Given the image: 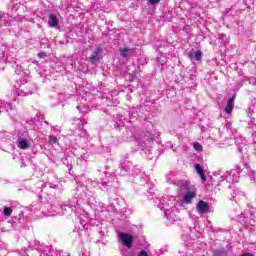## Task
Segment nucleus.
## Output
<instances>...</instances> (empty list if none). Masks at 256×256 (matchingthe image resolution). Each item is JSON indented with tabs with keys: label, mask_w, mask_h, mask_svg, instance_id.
I'll return each instance as SVG.
<instances>
[{
	"label": "nucleus",
	"mask_w": 256,
	"mask_h": 256,
	"mask_svg": "<svg viewBox=\"0 0 256 256\" xmlns=\"http://www.w3.org/2000/svg\"><path fill=\"white\" fill-rule=\"evenodd\" d=\"M35 91H37V87H35V84H24L20 86V88H18L15 92H13L12 101H19L18 97H27V95H33Z\"/></svg>",
	"instance_id": "obj_1"
},
{
	"label": "nucleus",
	"mask_w": 256,
	"mask_h": 256,
	"mask_svg": "<svg viewBox=\"0 0 256 256\" xmlns=\"http://www.w3.org/2000/svg\"><path fill=\"white\" fill-rule=\"evenodd\" d=\"M245 169V164H239L235 166L234 170L226 172V181L228 183H239V174Z\"/></svg>",
	"instance_id": "obj_2"
},
{
	"label": "nucleus",
	"mask_w": 256,
	"mask_h": 256,
	"mask_svg": "<svg viewBox=\"0 0 256 256\" xmlns=\"http://www.w3.org/2000/svg\"><path fill=\"white\" fill-rule=\"evenodd\" d=\"M118 239H120L121 243L125 247H127L128 249H131V247H133V241H134L135 237H133V235H131L129 233L120 232L118 234Z\"/></svg>",
	"instance_id": "obj_3"
},
{
	"label": "nucleus",
	"mask_w": 256,
	"mask_h": 256,
	"mask_svg": "<svg viewBox=\"0 0 256 256\" xmlns=\"http://www.w3.org/2000/svg\"><path fill=\"white\" fill-rule=\"evenodd\" d=\"M133 163L127 160V157H125L123 160H121V172L120 175H127V173H131L133 171Z\"/></svg>",
	"instance_id": "obj_4"
},
{
	"label": "nucleus",
	"mask_w": 256,
	"mask_h": 256,
	"mask_svg": "<svg viewBox=\"0 0 256 256\" xmlns=\"http://www.w3.org/2000/svg\"><path fill=\"white\" fill-rule=\"evenodd\" d=\"M237 97V94H233L231 98L228 99L226 107L224 108L225 113L227 115H231V112L233 111L235 107V98Z\"/></svg>",
	"instance_id": "obj_5"
},
{
	"label": "nucleus",
	"mask_w": 256,
	"mask_h": 256,
	"mask_svg": "<svg viewBox=\"0 0 256 256\" xmlns=\"http://www.w3.org/2000/svg\"><path fill=\"white\" fill-rule=\"evenodd\" d=\"M198 213H207L209 212V204L203 200H200L196 206Z\"/></svg>",
	"instance_id": "obj_6"
},
{
	"label": "nucleus",
	"mask_w": 256,
	"mask_h": 256,
	"mask_svg": "<svg viewBox=\"0 0 256 256\" xmlns=\"http://www.w3.org/2000/svg\"><path fill=\"white\" fill-rule=\"evenodd\" d=\"M59 26V18L55 14H49L48 27L55 28Z\"/></svg>",
	"instance_id": "obj_7"
},
{
	"label": "nucleus",
	"mask_w": 256,
	"mask_h": 256,
	"mask_svg": "<svg viewBox=\"0 0 256 256\" xmlns=\"http://www.w3.org/2000/svg\"><path fill=\"white\" fill-rule=\"evenodd\" d=\"M12 67L13 69H15V73L17 75H20L21 77H24V79H27V72L23 71V68L19 64H17V62H14L12 64Z\"/></svg>",
	"instance_id": "obj_8"
},
{
	"label": "nucleus",
	"mask_w": 256,
	"mask_h": 256,
	"mask_svg": "<svg viewBox=\"0 0 256 256\" xmlns=\"http://www.w3.org/2000/svg\"><path fill=\"white\" fill-rule=\"evenodd\" d=\"M253 210H251V212H249V210H246L244 212V219H245V223H249L250 225H253V223H255V219H253Z\"/></svg>",
	"instance_id": "obj_9"
},
{
	"label": "nucleus",
	"mask_w": 256,
	"mask_h": 256,
	"mask_svg": "<svg viewBox=\"0 0 256 256\" xmlns=\"http://www.w3.org/2000/svg\"><path fill=\"white\" fill-rule=\"evenodd\" d=\"M17 146L23 151L27 150L29 148V138L17 140Z\"/></svg>",
	"instance_id": "obj_10"
},
{
	"label": "nucleus",
	"mask_w": 256,
	"mask_h": 256,
	"mask_svg": "<svg viewBox=\"0 0 256 256\" xmlns=\"http://www.w3.org/2000/svg\"><path fill=\"white\" fill-rule=\"evenodd\" d=\"M196 172L198 173L199 177L202 179L203 183L207 181V177L205 176V172L200 164H195Z\"/></svg>",
	"instance_id": "obj_11"
},
{
	"label": "nucleus",
	"mask_w": 256,
	"mask_h": 256,
	"mask_svg": "<svg viewBox=\"0 0 256 256\" xmlns=\"http://www.w3.org/2000/svg\"><path fill=\"white\" fill-rule=\"evenodd\" d=\"M195 197H197V194L195 192L189 191L184 195L183 201L184 203H190L193 201V199H195Z\"/></svg>",
	"instance_id": "obj_12"
},
{
	"label": "nucleus",
	"mask_w": 256,
	"mask_h": 256,
	"mask_svg": "<svg viewBox=\"0 0 256 256\" xmlns=\"http://www.w3.org/2000/svg\"><path fill=\"white\" fill-rule=\"evenodd\" d=\"M141 114H139V108H132L129 111V117H130V121H135V119H137V117H140Z\"/></svg>",
	"instance_id": "obj_13"
},
{
	"label": "nucleus",
	"mask_w": 256,
	"mask_h": 256,
	"mask_svg": "<svg viewBox=\"0 0 256 256\" xmlns=\"http://www.w3.org/2000/svg\"><path fill=\"white\" fill-rule=\"evenodd\" d=\"M17 139L18 141H21L23 139H29V132L27 130H19L17 132Z\"/></svg>",
	"instance_id": "obj_14"
},
{
	"label": "nucleus",
	"mask_w": 256,
	"mask_h": 256,
	"mask_svg": "<svg viewBox=\"0 0 256 256\" xmlns=\"http://www.w3.org/2000/svg\"><path fill=\"white\" fill-rule=\"evenodd\" d=\"M188 57L193 61V60H195V61H201V59H202V53H201V51H196L194 54L193 53H189L188 54Z\"/></svg>",
	"instance_id": "obj_15"
},
{
	"label": "nucleus",
	"mask_w": 256,
	"mask_h": 256,
	"mask_svg": "<svg viewBox=\"0 0 256 256\" xmlns=\"http://www.w3.org/2000/svg\"><path fill=\"white\" fill-rule=\"evenodd\" d=\"M98 187L99 189H101L102 191H109V189L111 187H113V184H109V182H101V183H98Z\"/></svg>",
	"instance_id": "obj_16"
},
{
	"label": "nucleus",
	"mask_w": 256,
	"mask_h": 256,
	"mask_svg": "<svg viewBox=\"0 0 256 256\" xmlns=\"http://www.w3.org/2000/svg\"><path fill=\"white\" fill-rule=\"evenodd\" d=\"M0 109H2V111H11L13 106L9 102H0Z\"/></svg>",
	"instance_id": "obj_17"
},
{
	"label": "nucleus",
	"mask_w": 256,
	"mask_h": 256,
	"mask_svg": "<svg viewBox=\"0 0 256 256\" xmlns=\"http://www.w3.org/2000/svg\"><path fill=\"white\" fill-rule=\"evenodd\" d=\"M129 55H131V49L123 48L120 50V56L123 57L124 59L129 57Z\"/></svg>",
	"instance_id": "obj_18"
},
{
	"label": "nucleus",
	"mask_w": 256,
	"mask_h": 256,
	"mask_svg": "<svg viewBox=\"0 0 256 256\" xmlns=\"http://www.w3.org/2000/svg\"><path fill=\"white\" fill-rule=\"evenodd\" d=\"M99 51H94L90 57V61L92 64L97 63L99 61Z\"/></svg>",
	"instance_id": "obj_19"
},
{
	"label": "nucleus",
	"mask_w": 256,
	"mask_h": 256,
	"mask_svg": "<svg viewBox=\"0 0 256 256\" xmlns=\"http://www.w3.org/2000/svg\"><path fill=\"white\" fill-rule=\"evenodd\" d=\"M9 139V132L0 131V141H7Z\"/></svg>",
	"instance_id": "obj_20"
},
{
	"label": "nucleus",
	"mask_w": 256,
	"mask_h": 256,
	"mask_svg": "<svg viewBox=\"0 0 256 256\" xmlns=\"http://www.w3.org/2000/svg\"><path fill=\"white\" fill-rule=\"evenodd\" d=\"M11 213H13V208L11 207H5L3 210V214L5 217H11Z\"/></svg>",
	"instance_id": "obj_21"
},
{
	"label": "nucleus",
	"mask_w": 256,
	"mask_h": 256,
	"mask_svg": "<svg viewBox=\"0 0 256 256\" xmlns=\"http://www.w3.org/2000/svg\"><path fill=\"white\" fill-rule=\"evenodd\" d=\"M218 39H220L224 45H227V43H229V39L225 34H219Z\"/></svg>",
	"instance_id": "obj_22"
},
{
	"label": "nucleus",
	"mask_w": 256,
	"mask_h": 256,
	"mask_svg": "<svg viewBox=\"0 0 256 256\" xmlns=\"http://www.w3.org/2000/svg\"><path fill=\"white\" fill-rule=\"evenodd\" d=\"M227 251L225 250H215L213 256H227Z\"/></svg>",
	"instance_id": "obj_23"
},
{
	"label": "nucleus",
	"mask_w": 256,
	"mask_h": 256,
	"mask_svg": "<svg viewBox=\"0 0 256 256\" xmlns=\"http://www.w3.org/2000/svg\"><path fill=\"white\" fill-rule=\"evenodd\" d=\"M6 17L4 13H0V27L7 25Z\"/></svg>",
	"instance_id": "obj_24"
},
{
	"label": "nucleus",
	"mask_w": 256,
	"mask_h": 256,
	"mask_svg": "<svg viewBox=\"0 0 256 256\" xmlns=\"http://www.w3.org/2000/svg\"><path fill=\"white\" fill-rule=\"evenodd\" d=\"M232 27L234 29H236L237 33H243V28L241 27V25L238 22H235Z\"/></svg>",
	"instance_id": "obj_25"
},
{
	"label": "nucleus",
	"mask_w": 256,
	"mask_h": 256,
	"mask_svg": "<svg viewBox=\"0 0 256 256\" xmlns=\"http://www.w3.org/2000/svg\"><path fill=\"white\" fill-rule=\"evenodd\" d=\"M67 209H71V211H75L77 209L76 205H64L62 207V211H67Z\"/></svg>",
	"instance_id": "obj_26"
},
{
	"label": "nucleus",
	"mask_w": 256,
	"mask_h": 256,
	"mask_svg": "<svg viewBox=\"0 0 256 256\" xmlns=\"http://www.w3.org/2000/svg\"><path fill=\"white\" fill-rule=\"evenodd\" d=\"M156 61L158 65H161V66L165 65V57H158Z\"/></svg>",
	"instance_id": "obj_27"
},
{
	"label": "nucleus",
	"mask_w": 256,
	"mask_h": 256,
	"mask_svg": "<svg viewBox=\"0 0 256 256\" xmlns=\"http://www.w3.org/2000/svg\"><path fill=\"white\" fill-rule=\"evenodd\" d=\"M194 149H195V151H198V152L203 151V146L199 143H195L194 144Z\"/></svg>",
	"instance_id": "obj_28"
},
{
	"label": "nucleus",
	"mask_w": 256,
	"mask_h": 256,
	"mask_svg": "<svg viewBox=\"0 0 256 256\" xmlns=\"http://www.w3.org/2000/svg\"><path fill=\"white\" fill-rule=\"evenodd\" d=\"M49 143H57V136H49Z\"/></svg>",
	"instance_id": "obj_29"
},
{
	"label": "nucleus",
	"mask_w": 256,
	"mask_h": 256,
	"mask_svg": "<svg viewBox=\"0 0 256 256\" xmlns=\"http://www.w3.org/2000/svg\"><path fill=\"white\" fill-rule=\"evenodd\" d=\"M244 141V138L242 137H237L236 140H235V144L236 145H241V143H243Z\"/></svg>",
	"instance_id": "obj_30"
},
{
	"label": "nucleus",
	"mask_w": 256,
	"mask_h": 256,
	"mask_svg": "<svg viewBox=\"0 0 256 256\" xmlns=\"http://www.w3.org/2000/svg\"><path fill=\"white\" fill-rule=\"evenodd\" d=\"M142 151H144V153H145L146 155H153V150H151V149L142 148Z\"/></svg>",
	"instance_id": "obj_31"
},
{
	"label": "nucleus",
	"mask_w": 256,
	"mask_h": 256,
	"mask_svg": "<svg viewBox=\"0 0 256 256\" xmlns=\"http://www.w3.org/2000/svg\"><path fill=\"white\" fill-rule=\"evenodd\" d=\"M62 163L63 165H66V167H69V158L68 157L62 158Z\"/></svg>",
	"instance_id": "obj_32"
},
{
	"label": "nucleus",
	"mask_w": 256,
	"mask_h": 256,
	"mask_svg": "<svg viewBox=\"0 0 256 256\" xmlns=\"http://www.w3.org/2000/svg\"><path fill=\"white\" fill-rule=\"evenodd\" d=\"M248 81H249L250 85H256V78H254V77L248 78Z\"/></svg>",
	"instance_id": "obj_33"
},
{
	"label": "nucleus",
	"mask_w": 256,
	"mask_h": 256,
	"mask_svg": "<svg viewBox=\"0 0 256 256\" xmlns=\"http://www.w3.org/2000/svg\"><path fill=\"white\" fill-rule=\"evenodd\" d=\"M227 175H229V174H227V172H226L223 176H221L219 178L220 183L223 182V181H227Z\"/></svg>",
	"instance_id": "obj_34"
},
{
	"label": "nucleus",
	"mask_w": 256,
	"mask_h": 256,
	"mask_svg": "<svg viewBox=\"0 0 256 256\" xmlns=\"http://www.w3.org/2000/svg\"><path fill=\"white\" fill-rule=\"evenodd\" d=\"M38 57L40 59H45V57H47V54L45 52H40V53H38Z\"/></svg>",
	"instance_id": "obj_35"
},
{
	"label": "nucleus",
	"mask_w": 256,
	"mask_h": 256,
	"mask_svg": "<svg viewBox=\"0 0 256 256\" xmlns=\"http://www.w3.org/2000/svg\"><path fill=\"white\" fill-rule=\"evenodd\" d=\"M161 0H149L150 5H157V3H160Z\"/></svg>",
	"instance_id": "obj_36"
},
{
	"label": "nucleus",
	"mask_w": 256,
	"mask_h": 256,
	"mask_svg": "<svg viewBox=\"0 0 256 256\" xmlns=\"http://www.w3.org/2000/svg\"><path fill=\"white\" fill-rule=\"evenodd\" d=\"M138 256H149V254H147V251L142 250L138 253Z\"/></svg>",
	"instance_id": "obj_37"
},
{
	"label": "nucleus",
	"mask_w": 256,
	"mask_h": 256,
	"mask_svg": "<svg viewBox=\"0 0 256 256\" xmlns=\"http://www.w3.org/2000/svg\"><path fill=\"white\" fill-rule=\"evenodd\" d=\"M164 215H165L166 219H171V216L169 215V210L165 209Z\"/></svg>",
	"instance_id": "obj_38"
},
{
	"label": "nucleus",
	"mask_w": 256,
	"mask_h": 256,
	"mask_svg": "<svg viewBox=\"0 0 256 256\" xmlns=\"http://www.w3.org/2000/svg\"><path fill=\"white\" fill-rule=\"evenodd\" d=\"M239 193H241V192H239V189H234L232 197H237V195H239Z\"/></svg>",
	"instance_id": "obj_39"
},
{
	"label": "nucleus",
	"mask_w": 256,
	"mask_h": 256,
	"mask_svg": "<svg viewBox=\"0 0 256 256\" xmlns=\"http://www.w3.org/2000/svg\"><path fill=\"white\" fill-rule=\"evenodd\" d=\"M148 133V141H153V134H151L150 132H147Z\"/></svg>",
	"instance_id": "obj_40"
},
{
	"label": "nucleus",
	"mask_w": 256,
	"mask_h": 256,
	"mask_svg": "<svg viewBox=\"0 0 256 256\" xmlns=\"http://www.w3.org/2000/svg\"><path fill=\"white\" fill-rule=\"evenodd\" d=\"M242 256H255V255H253L252 253H245Z\"/></svg>",
	"instance_id": "obj_41"
},
{
	"label": "nucleus",
	"mask_w": 256,
	"mask_h": 256,
	"mask_svg": "<svg viewBox=\"0 0 256 256\" xmlns=\"http://www.w3.org/2000/svg\"><path fill=\"white\" fill-rule=\"evenodd\" d=\"M226 128H227V129H231V123H227V124H226Z\"/></svg>",
	"instance_id": "obj_42"
},
{
	"label": "nucleus",
	"mask_w": 256,
	"mask_h": 256,
	"mask_svg": "<svg viewBox=\"0 0 256 256\" xmlns=\"http://www.w3.org/2000/svg\"><path fill=\"white\" fill-rule=\"evenodd\" d=\"M159 209H163V203L158 204Z\"/></svg>",
	"instance_id": "obj_43"
},
{
	"label": "nucleus",
	"mask_w": 256,
	"mask_h": 256,
	"mask_svg": "<svg viewBox=\"0 0 256 256\" xmlns=\"http://www.w3.org/2000/svg\"><path fill=\"white\" fill-rule=\"evenodd\" d=\"M252 137H256V132H253V133H252Z\"/></svg>",
	"instance_id": "obj_44"
},
{
	"label": "nucleus",
	"mask_w": 256,
	"mask_h": 256,
	"mask_svg": "<svg viewBox=\"0 0 256 256\" xmlns=\"http://www.w3.org/2000/svg\"><path fill=\"white\" fill-rule=\"evenodd\" d=\"M253 209H256V204H255L254 206H252V210H253Z\"/></svg>",
	"instance_id": "obj_45"
},
{
	"label": "nucleus",
	"mask_w": 256,
	"mask_h": 256,
	"mask_svg": "<svg viewBox=\"0 0 256 256\" xmlns=\"http://www.w3.org/2000/svg\"><path fill=\"white\" fill-rule=\"evenodd\" d=\"M225 19L227 20V16H225Z\"/></svg>",
	"instance_id": "obj_46"
},
{
	"label": "nucleus",
	"mask_w": 256,
	"mask_h": 256,
	"mask_svg": "<svg viewBox=\"0 0 256 256\" xmlns=\"http://www.w3.org/2000/svg\"><path fill=\"white\" fill-rule=\"evenodd\" d=\"M7 61L9 62V58H7Z\"/></svg>",
	"instance_id": "obj_47"
}]
</instances>
